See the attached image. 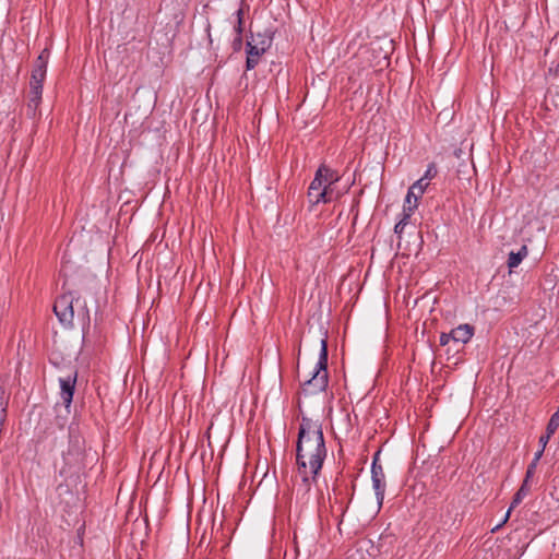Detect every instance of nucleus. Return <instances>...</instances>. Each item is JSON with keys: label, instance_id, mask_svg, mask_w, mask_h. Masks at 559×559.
Instances as JSON below:
<instances>
[{"label": "nucleus", "instance_id": "1", "mask_svg": "<svg viewBox=\"0 0 559 559\" xmlns=\"http://www.w3.org/2000/svg\"><path fill=\"white\" fill-rule=\"evenodd\" d=\"M326 457V447L322 425L318 420L302 417L299 424L296 445V463L305 491H309L311 481L317 480Z\"/></svg>", "mask_w": 559, "mask_h": 559}, {"label": "nucleus", "instance_id": "2", "mask_svg": "<svg viewBox=\"0 0 559 559\" xmlns=\"http://www.w3.org/2000/svg\"><path fill=\"white\" fill-rule=\"evenodd\" d=\"M86 456L85 441L80 436L78 426L71 425L69 427V444L62 453L63 465L59 471L60 476L66 479H78L86 468Z\"/></svg>", "mask_w": 559, "mask_h": 559}, {"label": "nucleus", "instance_id": "3", "mask_svg": "<svg viewBox=\"0 0 559 559\" xmlns=\"http://www.w3.org/2000/svg\"><path fill=\"white\" fill-rule=\"evenodd\" d=\"M328 356V341L323 338L312 377L301 384L305 395H316L326 390L329 385Z\"/></svg>", "mask_w": 559, "mask_h": 559}, {"label": "nucleus", "instance_id": "4", "mask_svg": "<svg viewBox=\"0 0 559 559\" xmlns=\"http://www.w3.org/2000/svg\"><path fill=\"white\" fill-rule=\"evenodd\" d=\"M74 296L73 293H67L59 296L53 305V312L58 320L64 326H72L74 319L73 310Z\"/></svg>", "mask_w": 559, "mask_h": 559}, {"label": "nucleus", "instance_id": "5", "mask_svg": "<svg viewBox=\"0 0 559 559\" xmlns=\"http://www.w3.org/2000/svg\"><path fill=\"white\" fill-rule=\"evenodd\" d=\"M50 57V51L48 48H45L40 51L36 60L34 61V66L31 73L29 87L41 88L47 74V66Z\"/></svg>", "mask_w": 559, "mask_h": 559}, {"label": "nucleus", "instance_id": "6", "mask_svg": "<svg viewBox=\"0 0 559 559\" xmlns=\"http://www.w3.org/2000/svg\"><path fill=\"white\" fill-rule=\"evenodd\" d=\"M379 452L373 456L371 466V480L379 506L382 504L385 492V475L383 467L378 463Z\"/></svg>", "mask_w": 559, "mask_h": 559}, {"label": "nucleus", "instance_id": "7", "mask_svg": "<svg viewBox=\"0 0 559 559\" xmlns=\"http://www.w3.org/2000/svg\"><path fill=\"white\" fill-rule=\"evenodd\" d=\"M76 379H78L76 371H74L72 374H68L67 377L59 379L60 396H61V400H62L66 408H69L72 403L75 384H76Z\"/></svg>", "mask_w": 559, "mask_h": 559}, {"label": "nucleus", "instance_id": "8", "mask_svg": "<svg viewBox=\"0 0 559 559\" xmlns=\"http://www.w3.org/2000/svg\"><path fill=\"white\" fill-rule=\"evenodd\" d=\"M43 90L41 88H32L29 87L27 94V104H26V116L31 119H36L40 114L38 112V107L41 104Z\"/></svg>", "mask_w": 559, "mask_h": 559}, {"label": "nucleus", "instance_id": "9", "mask_svg": "<svg viewBox=\"0 0 559 559\" xmlns=\"http://www.w3.org/2000/svg\"><path fill=\"white\" fill-rule=\"evenodd\" d=\"M438 174L437 165L435 163H430L421 178H419L417 181H415L409 187V194H414L415 190L419 191L420 193H425L427 187L429 186L428 180L433 179Z\"/></svg>", "mask_w": 559, "mask_h": 559}, {"label": "nucleus", "instance_id": "10", "mask_svg": "<svg viewBox=\"0 0 559 559\" xmlns=\"http://www.w3.org/2000/svg\"><path fill=\"white\" fill-rule=\"evenodd\" d=\"M322 179H319V177L314 175L307 193L308 200L312 205H318L321 203V200H324L323 197L325 195V192L322 191Z\"/></svg>", "mask_w": 559, "mask_h": 559}, {"label": "nucleus", "instance_id": "11", "mask_svg": "<svg viewBox=\"0 0 559 559\" xmlns=\"http://www.w3.org/2000/svg\"><path fill=\"white\" fill-rule=\"evenodd\" d=\"M474 326L471 324H461L451 330L452 341L455 343L466 344L474 335Z\"/></svg>", "mask_w": 559, "mask_h": 559}, {"label": "nucleus", "instance_id": "12", "mask_svg": "<svg viewBox=\"0 0 559 559\" xmlns=\"http://www.w3.org/2000/svg\"><path fill=\"white\" fill-rule=\"evenodd\" d=\"M316 176L319 177V179H322V185H335L340 181L341 176L337 170L332 169L331 167L326 166L325 164H321L319 168L316 171Z\"/></svg>", "mask_w": 559, "mask_h": 559}, {"label": "nucleus", "instance_id": "13", "mask_svg": "<svg viewBox=\"0 0 559 559\" xmlns=\"http://www.w3.org/2000/svg\"><path fill=\"white\" fill-rule=\"evenodd\" d=\"M558 427H559V407H558L557 412L551 415V417L547 424V427H546V432H545V435H542L539 437L538 442L543 443L544 447H546L549 439L556 432Z\"/></svg>", "mask_w": 559, "mask_h": 559}, {"label": "nucleus", "instance_id": "14", "mask_svg": "<svg viewBox=\"0 0 559 559\" xmlns=\"http://www.w3.org/2000/svg\"><path fill=\"white\" fill-rule=\"evenodd\" d=\"M527 254L528 249L525 245H523L518 252L511 251L507 261L508 267L510 270L518 267L523 259L527 257Z\"/></svg>", "mask_w": 559, "mask_h": 559}, {"label": "nucleus", "instance_id": "15", "mask_svg": "<svg viewBox=\"0 0 559 559\" xmlns=\"http://www.w3.org/2000/svg\"><path fill=\"white\" fill-rule=\"evenodd\" d=\"M74 301L76 302L79 307L78 317L81 320L83 326H90L91 323V317H90V310L87 308V304L85 299H81V297H74Z\"/></svg>", "mask_w": 559, "mask_h": 559}, {"label": "nucleus", "instance_id": "16", "mask_svg": "<svg viewBox=\"0 0 559 559\" xmlns=\"http://www.w3.org/2000/svg\"><path fill=\"white\" fill-rule=\"evenodd\" d=\"M264 52L265 50H263V47H258V44H255V38L253 36L251 41H247L248 56L259 60Z\"/></svg>", "mask_w": 559, "mask_h": 559}, {"label": "nucleus", "instance_id": "17", "mask_svg": "<svg viewBox=\"0 0 559 559\" xmlns=\"http://www.w3.org/2000/svg\"><path fill=\"white\" fill-rule=\"evenodd\" d=\"M243 14H245L243 7H240L236 12L237 22L234 25V31H235L236 35H238V36H242V33H243Z\"/></svg>", "mask_w": 559, "mask_h": 559}, {"label": "nucleus", "instance_id": "18", "mask_svg": "<svg viewBox=\"0 0 559 559\" xmlns=\"http://www.w3.org/2000/svg\"><path fill=\"white\" fill-rule=\"evenodd\" d=\"M540 457H542V452H536L535 455H534V459L532 460V462L527 466V469H526V473H525V478L526 479L531 480V478L534 476V474L536 472L537 464H538Z\"/></svg>", "mask_w": 559, "mask_h": 559}, {"label": "nucleus", "instance_id": "19", "mask_svg": "<svg viewBox=\"0 0 559 559\" xmlns=\"http://www.w3.org/2000/svg\"><path fill=\"white\" fill-rule=\"evenodd\" d=\"M7 407H8V401L5 400V396H4V390L2 388H0V427H2V425L5 421Z\"/></svg>", "mask_w": 559, "mask_h": 559}, {"label": "nucleus", "instance_id": "20", "mask_svg": "<svg viewBox=\"0 0 559 559\" xmlns=\"http://www.w3.org/2000/svg\"><path fill=\"white\" fill-rule=\"evenodd\" d=\"M412 195L409 194V190L407 191V194L404 200L403 204V214L413 215L414 211L417 209V203H412Z\"/></svg>", "mask_w": 559, "mask_h": 559}, {"label": "nucleus", "instance_id": "21", "mask_svg": "<svg viewBox=\"0 0 559 559\" xmlns=\"http://www.w3.org/2000/svg\"><path fill=\"white\" fill-rule=\"evenodd\" d=\"M255 38V44H258V47H263V50H267L272 45V37L271 36H264L261 34H258Z\"/></svg>", "mask_w": 559, "mask_h": 559}, {"label": "nucleus", "instance_id": "22", "mask_svg": "<svg viewBox=\"0 0 559 559\" xmlns=\"http://www.w3.org/2000/svg\"><path fill=\"white\" fill-rule=\"evenodd\" d=\"M322 188H323L322 191L325 192V195L323 197L324 200H321V203H330L333 200V193H334L333 185L323 183Z\"/></svg>", "mask_w": 559, "mask_h": 559}, {"label": "nucleus", "instance_id": "23", "mask_svg": "<svg viewBox=\"0 0 559 559\" xmlns=\"http://www.w3.org/2000/svg\"><path fill=\"white\" fill-rule=\"evenodd\" d=\"M526 496H524V490L523 491H516L512 498V502H511V506H510V510H513L516 506H519L522 500L525 498Z\"/></svg>", "mask_w": 559, "mask_h": 559}, {"label": "nucleus", "instance_id": "24", "mask_svg": "<svg viewBox=\"0 0 559 559\" xmlns=\"http://www.w3.org/2000/svg\"><path fill=\"white\" fill-rule=\"evenodd\" d=\"M231 47L234 51H239L242 48V36L236 35L231 43Z\"/></svg>", "mask_w": 559, "mask_h": 559}, {"label": "nucleus", "instance_id": "25", "mask_svg": "<svg viewBox=\"0 0 559 559\" xmlns=\"http://www.w3.org/2000/svg\"><path fill=\"white\" fill-rule=\"evenodd\" d=\"M258 63H259V60L247 55V60H246V69L247 70L254 69L258 66Z\"/></svg>", "mask_w": 559, "mask_h": 559}, {"label": "nucleus", "instance_id": "26", "mask_svg": "<svg viewBox=\"0 0 559 559\" xmlns=\"http://www.w3.org/2000/svg\"><path fill=\"white\" fill-rule=\"evenodd\" d=\"M511 511H512V510H510V509L507 511V513L504 514V516H502V521H501L499 524H497V525L491 530L492 532L498 531L499 528H501V527H502V526L508 522V520H509V518H510V514H511Z\"/></svg>", "mask_w": 559, "mask_h": 559}, {"label": "nucleus", "instance_id": "27", "mask_svg": "<svg viewBox=\"0 0 559 559\" xmlns=\"http://www.w3.org/2000/svg\"><path fill=\"white\" fill-rule=\"evenodd\" d=\"M452 341L451 332L450 333H441L440 335V345L445 346L449 342Z\"/></svg>", "mask_w": 559, "mask_h": 559}, {"label": "nucleus", "instance_id": "28", "mask_svg": "<svg viewBox=\"0 0 559 559\" xmlns=\"http://www.w3.org/2000/svg\"><path fill=\"white\" fill-rule=\"evenodd\" d=\"M530 479L524 478L521 487L519 488V491L524 490V496H527L530 492V486H528Z\"/></svg>", "mask_w": 559, "mask_h": 559}, {"label": "nucleus", "instance_id": "29", "mask_svg": "<svg viewBox=\"0 0 559 559\" xmlns=\"http://www.w3.org/2000/svg\"><path fill=\"white\" fill-rule=\"evenodd\" d=\"M406 224L405 223H400L397 222L394 226V233L397 234L400 237L405 228Z\"/></svg>", "mask_w": 559, "mask_h": 559}, {"label": "nucleus", "instance_id": "30", "mask_svg": "<svg viewBox=\"0 0 559 559\" xmlns=\"http://www.w3.org/2000/svg\"><path fill=\"white\" fill-rule=\"evenodd\" d=\"M423 194L424 193L419 194V191L415 190L414 194L412 195V199L414 198V201H412V203H417L418 204V200L423 197Z\"/></svg>", "mask_w": 559, "mask_h": 559}, {"label": "nucleus", "instance_id": "31", "mask_svg": "<svg viewBox=\"0 0 559 559\" xmlns=\"http://www.w3.org/2000/svg\"><path fill=\"white\" fill-rule=\"evenodd\" d=\"M411 218V215H407V214H403L402 213V218L399 221L400 223H405L406 225L408 224V221Z\"/></svg>", "mask_w": 559, "mask_h": 559}, {"label": "nucleus", "instance_id": "32", "mask_svg": "<svg viewBox=\"0 0 559 559\" xmlns=\"http://www.w3.org/2000/svg\"><path fill=\"white\" fill-rule=\"evenodd\" d=\"M545 448L543 443H539V450L537 452H542V454L544 453L545 451Z\"/></svg>", "mask_w": 559, "mask_h": 559}, {"label": "nucleus", "instance_id": "33", "mask_svg": "<svg viewBox=\"0 0 559 559\" xmlns=\"http://www.w3.org/2000/svg\"><path fill=\"white\" fill-rule=\"evenodd\" d=\"M558 70H559V63H558Z\"/></svg>", "mask_w": 559, "mask_h": 559}]
</instances>
